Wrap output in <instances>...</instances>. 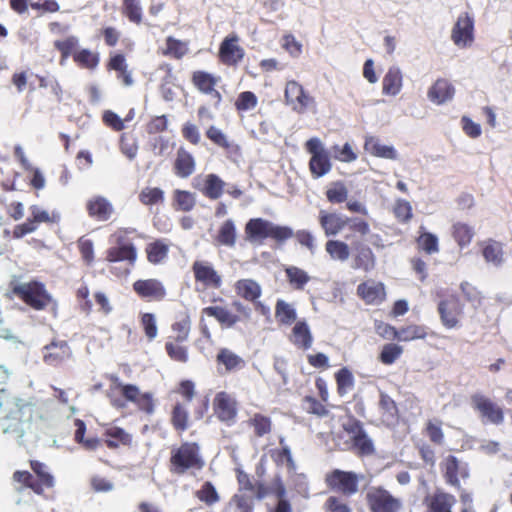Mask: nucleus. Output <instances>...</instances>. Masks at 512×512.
Returning <instances> with one entry per match:
<instances>
[{
  "mask_svg": "<svg viewBox=\"0 0 512 512\" xmlns=\"http://www.w3.org/2000/svg\"><path fill=\"white\" fill-rule=\"evenodd\" d=\"M105 260L109 263L127 262L134 266L137 260V249L134 245L111 246L105 252Z\"/></svg>",
  "mask_w": 512,
  "mask_h": 512,
  "instance_id": "28",
  "label": "nucleus"
},
{
  "mask_svg": "<svg viewBox=\"0 0 512 512\" xmlns=\"http://www.w3.org/2000/svg\"><path fill=\"white\" fill-rule=\"evenodd\" d=\"M258 105V97L252 91H243L238 94L234 107L239 115L253 110Z\"/></svg>",
  "mask_w": 512,
  "mask_h": 512,
  "instance_id": "59",
  "label": "nucleus"
},
{
  "mask_svg": "<svg viewBox=\"0 0 512 512\" xmlns=\"http://www.w3.org/2000/svg\"><path fill=\"white\" fill-rule=\"evenodd\" d=\"M165 45L162 55L176 60L182 59L189 52L188 42L176 39L173 36L166 38Z\"/></svg>",
  "mask_w": 512,
  "mask_h": 512,
  "instance_id": "47",
  "label": "nucleus"
},
{
  "mask_svg": "<svg viewBox=\"0 0 512 512\" xmlns=\"http://www.w3.org/2000/svg\"><path fill=\"white\" fill-rule=\"evenodd\" d=\"M225 182L216 174L210 173L205 176L200 192L211 200L220 198L224 192Z\"/></svg>",
  "mask_w": 512,
  "mask_h": 512,
  "instance_id": "37",
  "label": "nucleus"
},
{
  "mask_svg": "<svg viewBox=\"0 0 512 512\" xmlns=\"http://www.w3.org/2000/svg\"><path fill=\"white\" fill-rule=\"evenodd\" d=\"M29 464L35 475L34 483L40 486L41 495L44 494L45 489H52L55 486V478L45 463L38 460H30Z\"/></svg>",
  "mask_w": 512,
  "mask_h": 512,
  "instance_id": "29",
  "label": "nucleus"
},
{
  "mask_svg": "<svg viewBox=\"0 0 512 512\" xmlns=\"http://www.w3.org/2000/svg\"><path fill=\"white\" fill-rule=\"evenodd\" d=\"M357 295L366 304H378L386 297L385 286L381 282L368 280L357 286Z\"/></svg>",
  "mask_w": 512,
  "mask_h": 512,
  "instance_id": "25",
  "label": "nucleus"
},
{
  "mask_svg": "<svg viewBox=\"0 0 512 512\" xmlns=\"http://www.w3.org/2000/svg\"><path fill=\"white\" fill-rule=\"evenodd\" d=\"M471 406L483 424L502 425L505 420V409L489 396L474 393L470 397Z\"/></svg>",
  "mask_w": 512,
  "mask_h": 512,
  "instance_id": "7",
  "label": "nucleus"
},
{
  "mask_svg": "<svg viewBox=\"0 0 512 512\" xmlns=\"http://www.w3.org/2000/svg\"><path fill=\"white\" fill-rule=\"evenodd\" d=\"M325 484L331 491L351 497L358 492L359 476L353 471L334 469L325 475Z\"/></svg>",
  "mask_w": 512,
  "mask_h": 512,
  "instance_id": "11",
  "label": "nucleus"
},
{
  "mask_svg": "<svg viewBox=\"0 0 512 512\" xmlns=\"http://www.w3.org/2000/svg\"><path fill=\"white\" fill-rule=\"evenodd\" d=\"M335 381L339 396H344L354 387V376L347 367H342L335 373Z\"/></svg>",
  "mask_w": 512,
  "mask_h": 512,
  "instance_id": "61",
  "label": "nucleus"
},
{
  "mask_svg": "<svg viewBox=\"0 0 512 512\" xmlns=\"http://www.w3.org/2000/svg\"><path fill=\"white\" fill-rule=\"evenodd\" d=\"M306 151L311 154L309 169L313 177L319 178L327 174L331 168L330 156L319 138H310L305 143Z\"/></svg>",
  "mask_w": 512,
  "mask_h": 512,
  "instance_id": "12",
  "label": "nucleus"
},
{
  "mask_svg": "<svg viewBox=\"0 0 512 512\" xmlns=\"http://www.w3.org/2000/svg\"><path fill=\"white\" fill-rule=\"evenodd\" d=\"M364 150L370 155L378 158L391 159L397 158V152L393 146L384 145L375 136H367L364 142Z\"/></svg>",
  "mask_w": 512,
  "mask_h": 512,
  "instance_id": "32",
  "label": "nucleus"
},
{
  "mask_svg": "<svg viewBox=\"0 0 512 512\" xmlns=\"http://www.w3.org/2000/svg\"><path fill=\"white\" fill-rule=\"evenodd\" d=\"M441 470L447 484L460 489V478L469 476L466 464L461 463L454 455H448L441 462Z\"/></svg>",
  "mask_w": 512,
  "mask_h": 512,
  "instance_id": "19",
  "label": "nucleus"
},
{
  "mask_svg": "<svg viewBox=\"0 0 512 512\" xmlns=\"http://www.w3.org/2000/svg\"><path fill=\"white\" fill-rule=\"evenodd\" d=\"M284 97L285 103L299 114L306 112L314 104V98L295 80L286 83Z\"/></svg>",
  "mask_w": 512,
  "mask_h": 512,
  "instance_id": "15",
  "label": "nucleus"
},
{
  "mask_svg": "<svg viewBox=\"0 0 512 512\" xmlns=\"http://www.w3.org/2000/svg\"><path fill=\"white\" fill-rule=\"evenodd\" d=\"M5 411L1 426L4 434L22 438L25 424L32 420L33 407L20 399L10 398L0 401V412Z\"/></svg>",
  "mask_w": 512,
  "mask_h": 512,
  "instance_id": "4",
  "label": "nucleus"
},
{
  "mask_svg": "<svg viewBox=\"0 0 512 512\" xmlns=\"http://www.w3.org/2000/svg\"><path fill=\"white\" fill-rule=\"evenodd\" d=\"M74 63L81 69L93 71L100 62V56L97 52L82 48L73 53Z\"/></svg>",
  "mask_w": 512,
  "mask_h": 512,
  "instance_id": "46",
  "label": "nucleus"
},
{
  "mask_svg": "<svg viewBox=\"0 0 512 512\" xmlns=\"http://www.w3.org/2000/svg\"><path fill=\"white\" fill-rule=\"evenodd\" d=\"M233 307L238 314L232 313L223 306H208L202 309V313L215 318L222 328H233L240 321H249L252 310L240 301H234Z\"/></svg>",
  "mask_w": 512,
  "mask_h": 512,
  "instance_id": "9",
  "label": "nucleus"
},
{
  "mask_svg": "<svg viewBox=\"0 0 512 512\" xmlns=\"http://www.w3.org/2000/svg\"><path fill=\"white\" fill-rule=\"evenodd\" d=\"M213 411L220 422L232 426L238 415V403L229 393L221 391L213 399Z\"/></svg>",
  "mask_w": 512,
  "mask_h": 512,
  "instance_id": "14",
  "label": "nucleus"
},
{
  "mask_svg": "<svg viewBox=\"0 0 512 512\" xmlns=\"http://www.w3.org/2000/svg\"><path fill=\"white\" fill-rule=\"evenodd\" d=\"M455 503L456 498L452 494L439 489L423 500L425 512H452Z\"/></svg>",
  "mask_w": 512,
  "mask_h": 512,
  "instance_id": "24",
  "label": "nucleus"
},
{
  "mask_svg": "<svg viewBox=\"0 0 512 512\" xmlns=\"http://www.w3.org/2000/svg\"><path fill=\"white\" fill-rule=\"evenodd\" d=\"M134 292L142 299L148 301H162L166 297V288L155 278L139 279L133 283Z\"/></svg>",
  "mask_w": 512,
  "mask_h": 512,
  "instance_id": "20",
  "label": "nucleus"
},
{
  "mask_svg": "<svg viewBox=\"0 0 512 512\" xmlns=\"http://www.w3.org/2000/svg\"><path fill=\"white\" fill-rule=\"evenodd\" d=\"M234 287L239 297L251 303H255L262 295L261 286L253 279H240L235 283Z\"/></svg>",
  "mask_w": 512,
  "mask_h": 512,
  "instance_id": "35",
  "label": "nucleus"
},
{
  "mask_svg": "<svg viewBox=\"0 0 512 512\" xmlns=\"http://www.w3.org/2000/svg\"><path fill=\"white\" fill-rule=\"evenodd\" d=\"M104 443L112 450L118 449L120 446H131L132 435L125 431L123 428L113 426L104 431Z\"/></svg>",
  "mask_w": 512,
  "mask_h": 512,
  "instance_id": "30",
  "label": "nucleus"
},
{
  "mask_svg": "<svg viewBox=\"0 0 512 512\" xmlns=\"http://www.w3.org/2000/svg\"><path fill=\"white\" fill-rule=\"evenodd\" d=\"M455 94L454 86L444 78L437 79L428 90V98L431 102L441 105L452 100Z\"/></svg>",
  "mask_w": 512,
  "mask_h": 512,
  "instance_id": "26",
  "label": "nucleus"
},
{
  "mask_svg": "<svg viewBox=\"0 0 512 512\" xmlns=\"http://www.w3.org/2000/svg\"><path fill=\"white\" fill-rule=\"evenodd\" d=\"M416 244L419 250L426 254H435L439 252V240L437 236L431 232L424 231V227H420L419 236L416 238Z\"/></svg>",
  "mask_w": 512,
  "mask_h": 512,
  "instance_id": "54",
  "label": "nucleus"
},
{
  "mask_svg": "<svg viewBox=\"0 0 512 512\" xmlns=\"http://www.w3.org/2000/svg\"><path fill=\"white\" fill-rule=\"evenodd\" d=\"M247 425L253 428L254 435L257 438H262L272 431V420L269 416L262 413H255L247 420Z\"/></svg>",
  "mask_w": 512,
  "mask_h": 512,
  "instance_id": "49",
  "label": "nucleus"
},
{
  "mask_svg": "<svg viewBox=\"0 0 512 512\" xmlns=\"http://www.w3.org/2000/svg\"><path fill=\"white\" fill-rule=\"evenodd\" d=\"M325 250L335 261L345 262L350 257V247L342 240L330 239L325 243Z\"/></svg>",
  "mask_w": 512,
  "mask_h": 512,
  "instance_id": "52",
  "label": "nucleus"
},
{
  "mask_svg": "<svg viewBox=\"0 0 512 512\" xmlns=\"http://www.w3.org/2000/svg\"><path fill=\"white\" fill-rule=\"evenodd\" d=\"M403 76L398 67H390L382 80V92L384 95H397L402 88Z\"/></svg>",
  "mask_w": 512,
  "mask_h": 512,
  "instance_id": "38",
  "label": "nucleus"
},
{
  "mask_svg": "<svg viewBox=\"0 0 512 512\" xmlns=\"http://www.w3.org/2000/svg\"><path fill=\"white\" fill-rule=\"evenodd\" d=\"M170 423L178 435H182L191 424L189 411L183 403L176 402L170 412Z\"/></svg>",
  "mask_w": 512,
  "mask_h": 512,
  "instance_id": "31",
  "label": "nucleus"
},
{
  "mask_svg": "<svg viewBox=\"0 0 512 512\" xmlns=\"http://www.w3.org/2000/svg\"><path fill=\"white\" fill-rule=\"evenodd\" d=\"M245 235L251 243H262L265 239L270 238L278 244H283L292 237L297 242L313 252L315 249L314 237L308 230L302 229L294 233L289 226L274 224L273 222L263 218H251L245 225Z\"/></svg>",
  "mask_w": 512,
  "mask_h": 512,
  "instance_id": "1",
  "label": "nucleus"
},
{
  "mask_svg": "<svg viewBox=\"0 0 512 512\" xmlns=\"http://www.w3.org/2000/svg\"><path fill=\"white\" fill-rule=\"evenodd\" d=\"M219 60L226 66H237L245 56V50L239 45V37L233 33L223 39L219 47Z\"/></svg>",
  "mask_w": 512,
  "mask_h": 512,
  "instance_id": "17",
  "label": "nucleus"
},
{
  "mask_svg": "<svg viewBox=\"0 0 512 512\" xmlns=\"http://www.w3.org/2000/svg\"><path fill=\"white\" fill-rule=\"evenodd\" d=\"M5 296L10 300L17 298L35 311L45 310L53 302L45 284L35 279L20 282L17 278H13L8 284Z\"/></svg>",
  "mask_w": 512,
  "mask_h": 512,
  "instance_id": "3",
  "label": "nucleus"
},
{
  "mask_svg": "<svg viewBox=\"0 0 512 512\" xmlns=\"http://www.w3.org/2000/svg\"><path fill=\"white\" fill-rule=\"evenodd\" d=\"M78 46L79 38L75 35L54 41V48L60 53L62 59L73 57V53L78 51Z\"/></svg>",
  "mask_w": 512,
  "mask_h": 512,
  "instance_id": "63",
  "label": "nucleus"
},
{
  "mask_svg": "<svg viewBox=\"0 0 512 512\" xmlns=\"http://www.w3.org/2000/svg\"><path fill=\"white\" fill-rule=\"evenodd\" d=\"M173 336H169L168 340L187 342L191 332V318L188 314L182 315L171 325Z\"/></svg>",
  "mask_w": 512,
  "mask_h": 512,
  "instance_id": "53",
  "label": "nucleus"
},
{
  "mask_svg": "<svg viewBox=\"0 0 512 512\" xmlns=\"http://www.w3.org/2000/svg\"><path fill=\"white\" fill-rule=\"evenodd\" d=\"M41 353L43 362L54 368L65 366L73 358L69 343L59 338H53L42 348Z\"/></svg>",
  "mask_w": 512,
  "mask_h": 512,
  "instance_id": "13",
  "label": "nucleus"
},
{
  "mask_svg": "<svg viewBox=\"0 0 512 512\" xmlns=\"http://www.w3.org/2000/svg\"><path fill=\"white\" fill-rule=\"evenodd\" d=\"M195 497L207 506H212L220 500L215 486L210 481L202 484L201 488L195 492Z\"/></svg>",
  "mask_w": 512,
  "mask_h": 512,
  "instance_id": "64",
  "label": "nucleus"
},
{
  "mask_svg": "<svg viewBox=\"0 0 512 512\" xmlns=\"http://www.w3.org/2000/svg\"><path fill=\"white\" fill-rule=\"evenodd\" d=\"M385 332L398 341L410 342L414 340L425 339L428 335H435L434 332H429V328L425 325L409 324L401 328H395L387 325Z\"/></svg>",
  "mask_w": 512,
  "mask_h": 512,
  "instance_id": "21",
  "label": "nucleus"
},
{
  "mask_svg": "<svg viewBox=\"0 0 512 512\" xmlns=\"http://www.w3.org/2000/svg\"><path fill=\"white\" fill-rule=\"evenodd\" d=\"M237 239L236 225L232 219L225 220L219 227L215 242L218 245L234 247Z\"/></svg>",
  "mask_w": 512,
  "mask_h": 512,
  "instance_id": "42",
  "label": "nucleus"
},
{
  "mask_svg": "<svg viewBox=\"0 0 512 512\" xmlns=\"http://www.w3.org/2000/svg\"><path fill=\"white\" fill-rule=\"evenodd\" d=\"M348 449L358 457H366L375 453V447L372 439L366 431L354 437L353 441H348Z\"/></svg>",
  "mask_w": 512,
  "mask_h": 512,
  "instance_id": "39",
  "label": "nucleus"
},
{
  "mask_svg": "<svg viewBox=\"0 0 512 512\" xmlns=\"http://www.w3.org/2000/svg\"><path fill=\"white\" fill-rule=\"evenodd\" d=\"M138 199L145 206H153L162 204L165 199V194L161 188L145 187L140 191Z\"/></svg>",
  "mask_w": 512,
  "mask_h": 512,
  "instance_id": "60",
  "label": "nucleus"
},
{
  "mask_svg": "<svg viewBox=\"0 0 512 512\" xmlns=\"http://www.w3.org/2000/svg\"><path fill=\"white\" fill-rule=\"evenodd\" d=\"M451 40L459 48H466L474 41V19L468 13H461L451 31Z\"/></svg>",
  "mask_w": 512,
  "mask_h": 512,
  "instance_id": "16",
  "label": "nucleus"
},
{
  "mask_svg": "<svg viewBox=\"0 0 512 512\" xmlns=\"http://www.w3.org/2000/svg\"><path fill=\"white\" fill-rule=\"evenodd\" d=\"M482 255L486 262L494 266H501L504 261V252L502 243L489 239L482 244Z\"/></svg>",
  "mask_w": 512,
  "mask_h": 512,
  "instance_id": "43",
  "label": "nucleus"
},
{
  "mask_svg": "<svg viewBox=\"0 0 512 512\" xmlns=\"http://www.w3.org/2000/svg\"><path fill=\"white\" fill-rule=\"evenodd\" d=\"M379 408L382 417L386 421H396L399 416V410L396 402L386 393H380Z\"/></svg>",
  "mask_w": 512,
  "mask_h": 512,
  "instance_id": "58",
  "label": "nucleus"
},
{
  "mask_svg": "<svg viewBox=\"0 0 512 512\" xmlns=\"http://www.w3.org/2000/svg\"><path fill=\"white\" fill-rule=\"evenodd\" d=\"M275 319L279 326H291L296 323L297 312L292 304L278 299L275 304Z\"/></svg>",
  "mask_w": 512,
  "mask_h": 512,
  "instance_id": "44",
  "label": "nucleus"
},
{
  "mask_svg": "<svg viewBox=\"0 0 512 512\" xmlns=\"http://www.w3.org/2000/svg\"><path fill=\"white\" fill-rule=\"evenodd\" d=\"M438 298L437 312L441 324L446 329H456L461 326L464 315V304L456 293H447L444 290L436 292Z\"/></svg>",
  "mask_w": 512,
  "mask_h": 512,
  "instance_id": "6",
  "label": "nucleus"
},
{
  "mask_svg": "<svg viewBox=\"0 0 512 512\" xmlns=\"http://www.w3.org/2000/svg\"><path fill=\"white\" fill-rule=\"evenodd\" d=\"M443 422L440 419H430L426 422L424 427V434L428 437L430 442L437 446L444 444V432L442 429Z\"/></svg>",
  "mask_w": 512,
  "mask_h": 512,
  "instance_id": "57",
  "label": "nucleus"
},
{
  "mask_svg": "<svg viewBox=\"0 0 512 512\" xmlns=\"http://www.w3.org/2000/svg\"><path fill=\"white\" fill-rule=\"evenodd\" d=\"M216 363L222 365L227 373L241 370L245 367V360L228 348H220L216 355Z\"/></svg>",
  "mask_w": 512,
  "mask_h": 512,
  "instance_id": "34",
  "label": "nucleus"
},
{
  "mask_svg": "<svg viewBox=\"0 0 512 512\" xmlns=\"http://www.w3.org/2000/svg\"><path fill=\"white\" fill-rule=\"evenodd\" d=\"M106 68L109 71H116L117 78L120 79L125 86H131L133 84L131 72L128 69V65L123 54L116 53L111 55L106 64Z\"/></svg>",
  "mask_w": 512,
  "mask_h": 512,
  "instance_id": "36",
  "label": "nucleus"
},
{
  "mask_svg": "<svg viewBox=\"0 0 512 512\" xmlns=\"http://www.w3.org/2000/svg\"><path fill=\"white\" fill-rule=\"evenodd\" d=\"M354 268L369 272L375 267V255L371 248L358 244L355 246Z\"/></svg>",
  "mask_w": 512,
  "mask_h": 512,
  "instance_id": "40",
  "label": "nucleus"
},
{
  "mask_svg": "<svg viewBox=\"0 0 512 512\" xmlns=\"http://www.w3.org/2000/svg\"><path fill=\"white\" fill-rule=\"evenodd\" d=\"M370 512H399L402 502L382 486L370 487L365 495Z\"/></svg>",
  "mask_w": 512,
  "mask_h": 512,
  "instance_id": "10",
  "label": "nucleus"
},
{
  "mask_svg": "<svg viewBox=\"0 0 512 512\" xmlns=\"http://www.w3.org/2000/svg\"><path fill=\"white\" fill-rule=\"evenodd\" d=\"M29 209L31 212L30 218L37 229L41 223L54 224L60 220L58 212L42 209L38 205H32Z\"/></svg>",
  "mask_w": 512,
  "mask_h": 512,
  "instance_id": "56",
  "label": "nucleus"
},
{
  "mask_svg": "<svg viewBox=\"0 0 512 512\" xmlns=\"http://www.w3.org/2000/svg\"><path fill=\"white\" fill-rule=\"evenodd\" d=\"M86 211L88 216L97 222H107L115 214L113 204L104 196H94L87 200Z\"/></svg>",
  "mask_w": 512,
  "mask_h": 512,
  "instance_id": "23",
  "label": "nucleus"
},
{
  "mask_svg": "<svg viewBox=\"0 0 512 512\" xmlns=\"http://www.w3.org/2000/svg\"><path fill=\"white\" fill-rule=\"evenodd\" d=\"M74 426V441L76 443L81 444L87 450H96L100 446V440L98 438H84L86 424L83 420L75 419Z\"/></svg>",
  "mask_w": 512,
  "mask_h": 512,
  "instance_id": "55",
  "label": "nucleus"
},
{
  "mask_svg": "<svg viewBox=\"0 0 512 512\" xmlns=\"http://www.w3.org/2000/svg\"><path fill=\"white\" fill-rule=\"evenodd\" d=\"M172 205L177 211L190 212L196 205L195 194L187 190L176 189L173 192Z\"/></svg>",
  "mask_w": 512,
  "mask_h": 512,
  "instance_id": "50",
  "label": "nucleus"
},
{
  "mask_svg": "<svg viewBox=\"0 0 512 512\" xmlns=\"http://www.w3.org/2000/svg\"><path fill=\"white\" fill-rule=\"evenodd\" d=\"M184 343L185 342L167 339L165 342V351L172 361L182 364L189 361V348Z\"/></svg>",
  "mask_w": 512,
  "mask_h": 512,
  "instance_id": "48",
  "label": "nucleus"
},
{
  "mask_svg": "<svg viewBox=\"0 0 512 512\" xmlns=\"http://www.w3.org/2000/svg\"><path fill=\"white\" fill-rule=\"evenodd\" d=\"M284 271L289 285L294 290H303L311 279L305 270L297 266L286 267Z\"/></svg>",
  "mask_w": 512,
  "mask_h": 512,
  "instance_id": "51",
  "label": "nucleus"
},
{
  "mask_svg": "<svg viewBox=\"0 0 512 512\" xmlns=\"http://www.w3.org/2000/svg\"><path fill=\"white\" fill-rule=\"evenodd\" d=\"M205 467L201 447L194 441H183L170 450L168 469L172 475H196Z\"/></svg>",
  "mask_w": 512,
  "mask_h": 512,
  "instance_id": "2",
  "label": "nucleus"
},
{
  "mask_svg": "<svg viewBox=\"0 0 512 512\" xmlns=\"http://www.w3.org/2000/svg\"><path fill=\"white\" fill-rule=\"evenodd\" d=\"M110 381V387L107 391V397L115 408H124L127 402L137 405L140 400L141 392L139 387L134 384H124L117 375L110 374L107 376Z\"/></svg>",
  "mask_w": 512,
  "mask_h": 512,
  "instance_id": "8",
  "label": "nucleus"
},
{
  "mask_svg": "<svg viewBox=\"0 0 512 512\" xmlns=\"http://www.w3.org/2000/svg\"><path fill=\"white\" fill-rule=\"evenodd\" d=\"M145 252L148 262L158 265L168 257L169 244L163 239H157L146 245Z\"/></svg>",
  "mask_w": 512,
  "mask_h": 512,
  "instance_id": "41",
  "label": "nucleus"
},
{
  "mask_svg": "<svg viewBox=\"0 0 512 512\" xmlns=\"http://www.w3.org/2000/svg\"><path fill=\"white\" fill-rule=\"evenodd\" d=\"M229 505L233 507L234 512H253L255 501L253 495L241 492L232 496Z\"/></svg>",
  "mask_w": 512,
  "mask_h": 512,
  "instance_id": "62",
  "label": "nucleus"
},
{
  "mask_svg": "<svg viewBox=\"0 0 512 512\" xmlns=\"http://www.w3.org/2000/svg\"><path fill=\"white\" fill-rule=\"evenodd\" d=\"M195 166L192 154L184 148H180L173 165L174 173L180 178H187L194 173Z\"/></svg>",
  "mask_w": 512,
  "mask_h": 512,
  "instance_id": "33",
  "label": "nucleus"
},
{
  "mask_svg": "<svg viewBox=\"0 0 512 512\" xmlns=\"http://www.w3.org/2000/svg\"><path fill=\"white\" fill-rule=\"evenodd\" d=\"M219 81L220 77L203 70H196L191 75L193 86L202 94L212 96L217 103L222 100L221 93L216 89Z\"/></svg>",
  "mask_w": 512,
  "mask_h": 512,
  "instance_id": "22",
  "label": "nucleus"
},
{
  "mask_svg": "<svg viewBox=\"0 0 512 512\" xmlns=\"http://www.w3.org/2000/svg\"><path fill=\"white\" fill-rule=\"evenodd\" d=\"M451 235L460 248H465L471 244L475 231L467 223L455 222L451 227Z\"/></svg>",
  "mask_w": 512,
  "mask_h": 512,
  "instance_id": "45",
  "label": "nucleus"
},
{
  "mask_svg": "<svg viewBox=\"0 0 512 512\" xmlns=\"http://www.w3.org/2000/svg\"><path fill=\"white\" fill-rule=\"evenodd\" d=\"M318 221L327 237L338 235L347 225L351 231L361 236L370 232V226L366 220L358 217H344L336 212L320 210Z\"/></svg>",
  "mask_w": 512,
  "mask_h": 512,
  "instance_id": "5",
  "label": "nucleus"
},
{
  "mask_svg": "<svg viewBox=\"0 0 512 512\" xmlns=\"http://www.w3.org/2000/svg\"><path fill=\"white\" fill-rule=\"evenodd\" d=\"M192 272L196 283H201L206 289H220L222 276L208 261H194Z\"/></svg>",
  "mask_w": 512,
  "mask_h": 512,
  "instance_id": "18",
  "label": "nucleus"
},
{
  "mask_svg": "<svg viewBox=\"0 0 512 512\" xmlns=\"http://www.w3.org/2000/svg\"><path fill=\"white\" fill-rule=\"evenodd\" d=\"M290 342L298 349L306 351L312 347L313 335L305 320L295 323L289 337Z\"/></svg>",
  "mask_w": 512,
  "mask_h": 512,
  "instance_id": "27",
  "label": "nucleus"
}]
</instances>
